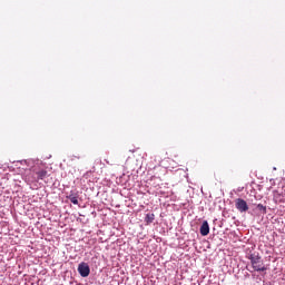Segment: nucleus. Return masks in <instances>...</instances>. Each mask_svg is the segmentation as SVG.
<instances>
[{"label": "nucleus", "mask_w": 285, "mask_h": 285, "mask_svg": "<svg viewBox=\"0 0 285 285\" xmlns=\"http://www.w3.org/2000/svg\"><path fill=\"white\" fill-rule=\"evenodd\" d=\"M67 199H69L71 204H75V206L79 204V197L77 196V194H70L69 196H67Z\"/></svg>", "instance_id": "423d86ee"}, {"label": "nucleus", "mask_w": 285, "mask_h": 285, "mask_svg": "<svg viewBox=\"0 0 285 285\" xmlns=\"http://www.w3.org/2000/svg\"><path fill=\"white\" fill-rule=\"evenodd\" d=\"M274 202L275 204H284L285 202L284 194H279L277 190H274Z\"/></svg>", "instance_id": "39448f33"}, {"label": "nucleus", "mask_w": 285, "mask_h": 285, "mask_svg": "<svg viewBox=\"0 0 285 285\" xmlns=\"http://www.w3.org/2000/svg\"><path fill=\"white\" fill-rule=\"evenodd\" d=\"M145 222L147 224H153V222H155V214H147L145 217Z\"/></svg>", "instance_id": "6e6552de"}, {"label": "nucleus", "mask_w": 285, "mask_h": 285, "mask_svg": "<svg viewBox=\"0 0 285 285\" xmlns=\"http://www.w3.org/2000/svg\"><path fill=\"white\" fill-rule=\"evenodd\" d=\"M252 267L257 273H264V271H267L266 265H264V261L262 259V256L259 254H250L249 256Z\"/></svg>", "instance_id": "f257e3e1"}, {"label": "nucleus", "mask_w": 285, "mask_h": 285, "mask_svg": "<svg viewBox=\"0 0 285 285\" xmlns=\"http://www.w3.org/2000/svg\"><path fill=\"white\" fill-rule=\"evenodd\" d=\"M36 175H38V179H46V177H48V171H46L45 169H41L37 171Z\"/></svg>", "instance_id": "0eeeda50"}, {"label": "nucleus", "mask_w": 285, "mask_h": 285, "mask_svg": "<svg viewBox=\"0 0 285 285\" xmlns=\"http://www.w3.org/2000/svg\"><path fill=\"white\" fill-rule=\"evenodd\" d=\"M257 210H261V213H263V215H266V206L258 204L256 206Z\"/></svg>", "instance_id": "1a4fd4ad"}, {"label": "nucleus", "mask_w": 285, "mask_h": 285, "mask_svg": "<svg viewBox=\"0 0 285 285\" xmlns=\"http://www.w3.org/2000/svg\"><path fill=\"white\" fill-rule=\"evenodd\" d=\"M78 273L82 277H88V275H90V266L88 265V263H80L78 265Z\"/></svg>", "instance_id": "7ed1b4c3"}, {"label": "nucleus", "mask_w": 285, "mask_h": 285, "mask_svg": "<svg viewBox=\"0 0 285 285\" xmlns=\"http://www.w3.org/2000/svg\"><path fill=\"white\" fill-rule=\"evenodd\" d=\"M210 233V226L208 225V220H205L200 226V235L206 237Z\"/></svg>", "instance_id": "20e7f679"}, {"label": "nucleus", "mask_w": 285, "mask_h": 285, "mask_svg": "<svg viewBox=\"0 0 285 285\" xmlns=\"http://www.w3.org/2000/svg\"><path fill=\"white\" fill-rule=\"evenodd\" d=\"M235 208L238 210V213H248V203H246L244 198H237L235 200Z\"/></svg>", "instance_id": "f03ea898"}]
</instances>
